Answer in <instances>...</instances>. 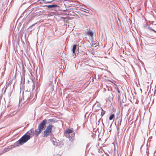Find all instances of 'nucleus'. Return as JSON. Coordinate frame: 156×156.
I'll return each mask as SVG.
<instances>
[{"instance_id":"21","label":"nucleus","mask_w":156,"mask_h":156,"mask_svg":"<svg viewBox=\"0 0 156 156\" xmlns=\"http://www.w3.org/2000/svg\"><path fill=\"white\" fill-rule=\"evenodd\" d=\"M117 91H118V92L119 93H120V91H119V89L118 88H117Z\"/></svg>"},{"instance_id":"8","label":"nucleus","mask_w":156,"mask_h":156,"mask_svg":"<svg viewBox=\"0 0 156 156\" xmlns=\"http://www.w3.org/2000/svg\"><path fill=\"white\" fill-rule=\"evenodd\" d=\"M43 6L44 7H46L49 9L54 8L55 7H59V6L58 5L56 4L46 5H43Z\"/></svg>"},{"instance_id":"14","label":"nucleus","mask_w":156,"mask_h":156,"mask_svg":"<svg viewBox=\"0 0 156 156\" xmlns=\"http://www.w3.org/2000/svg\"><path fill=\"white\" fill-rule=\"evenodd\" d=\"M11 149V148L9 147L7 148H5L3 151V153L5 152L8 151L9 150Z\"/></svg>"},{"instance_id":"9","label":"nucleus","mask_w":156,"mask_h":156,"mask_svg":"<svg viewBox=\"0 0 156 156\" xmlns=\"http://www.w3.org/2000/svg\"><path fill=\"white\" fill-rule=\"evenodd\" d=\"M37 23H34L32 25L30 26L27 29L30 32L32 31L33 30H34V29L33 28V27Z\"/></svg>"},{"instance_id":"1","label":"nucleus","mask_w":156,"mask_h":156,"mask_svg":"<svg viewBox=\"0 0 156 156\" xmlns=\"http://www.w3.org/2000/svg\"><path fill=\"white\" fill-rule=\"evenodd\" d=\"M47 120L48 123H49V125L47 126L46 129L42 132V133H44L43 136L47 137L49 135H50L51 138L52 136H53V135L52 134V130L53 126L52 124L55 123V120L53 119H50Z\"/></svg>"},{"instance_id":"23","label":"nucleus","mask_w":156,"mask_h":156,"mask_svg":"<svg viewBox=\"0 0 156 156\" xmlns=\"http://www.w3.org/2000/svg\"><path fill=\"white\" fill-rule=\"evenodd\" d=\"M80 16H82V15H83V14L82 13H80Z\"/></svg>"},{"instance_id":"28","label":"nucleus","mask_w":156,"mask_h":156,"mask_svg":"<svg viewBox=\"0 0 156 156\" xmlns=\"http://www.w3.org/2000/svg\"><path fill=\"white\" fill-rule=\"evenodd\" d=\"M115 125L116 126V123H115Z\"/></svg>"},{"instance_id":"7","label":"nucleus","mask_w":156,"mask_h":156,"mask_svg":"<svg viewBox=\"0 0 156 156\" xmlns=\"http://www.w3.org/2000/svg\"><path fill=\"white\" fill-rule=\"evenodd\" d=\"M64 5L65 6L67 7H74L75 5L74 4V2L72 1H66L64 3Z\"/></svg>"},{"instance_id":"19","label":"nucleus","mask_w":156,"mask_h":156,"mask_svg":"<svg viewBox=\"0 0 156 156\" xmlns=\"http://www.w3.org/2000/svg\"><path fill=\"white\" fill-rule=\"evenodd\" d=\"M82 9H83V10H82V11L83 12H85L87 13H88L89 12V11L88 10H87L84 8H82Z\"/></svg>"},{"instance_id":"22","label":"nucleus","mask_w":156,"mask_h":156,"mask_svg":"<svg viewBox=\"0 0 156 156\" xmlns=\"http://www.w3.org/2000/svg\"><path fill=\"white\" fill-rule=\"evenodd\" d=\"M101 112L105 111H104V110H103V109L101 107Z\"/></svg>"},{"instance_id":"25","label":"nucleus","mask_w":156,"mask_h":156,"mask_svg":"<svg viewBox=\"0 0 156 156\" xmlns=\"http://www.w3.org/2000/svg\"><path fill=\"white\" fill-rule=\"evenodd\" d=\"M35 101V100L34 99H33V102H34Z\"/></svg>"},{"instance_id":"5","label":"nucleus","mask_w":156,"mask_h":156,"mask_svg":"<svg viewBox=\"0 0 156 156\" xmlns=\"http://www.w3.org/2000/svg\"><path fill=\"white\" fill-rule=\"evenodd\" d=\"M24 144V143L21 140V139L20 138L18 140L15 142L13 144L11 145L10 146V148L12 149V148H15L16 147H19L20 145H22Z\"/></svg>"},{"instance_id":"18","label":"nucleus","mask_w":156,"mask_h":156,"mask_svg":"<svg viewBox=\"0 0 156 156\" xmlns=\"http://www.w3.org/2000/svg\"><path fill=\"white\" fill-rule=\"evenodd\" d=\"M44 2V3L45 4H46V3H51L52 2H53V1L54 0H52L51 1H48V2H47L46 1V0H42Z\"/></svg>"},{"instance_id":"16","label":"nucleus","mask_w":156,"mask_h":156,"mask_svg":"<svg viewBox=\"0 0 156 156\" xmlns=\"http://www.w3.org/2000/svg\"><path fill=\"white\" fill-rule=\"evenodd\" d=\"M51 140L53 142V144L54 145H56V139L55 138H53Z\"/></svg>"},{"instance_id":"15","label":"nucleus","mask_w":156,"mask_h":156,"mask_svg":"<svg viewBox=\"0 0 156 156\" xmlns=\"http://www.w3.org/2000/svg\"><path fill=\"white\" fill-rule=\"evenodd\" d=\"M115 118V115L114 114H112L109 117V120H110L113 119Z\"/></svg>"},{"instance_id":"11","label":"nucleus","mask_w":156,"mask_h":156,"mask_svg":"<svg viewBox=\"0 0 156 156\" xmlns=\"http://www.w3.org/2000/svg\"><path fill=\"white\" fill-rule=\"evenodd\" d=\"M76 49V44H74L73 45V48L72 49V52L74 55L75 54V51ZM74 55H73V56Z\"/></svg>"},{"instance_id":"13","label":"nucleus","mask_w":156,"mask_h":156,"mask_svg":"<svg viewBox=\"0 0 156 156\" xmlns=\"http://www.w3.org/2000/svg\"><path fill=\"white\" fill-rule=\"evenodd\" d=\"M87 34L89 35V37H92L94 35L93 33L91 31H89L87 32Z\"/></svg>"},{"instance_id":"27","label":"nucleus","mask_w":156,"mask_h":156,"mask_svg":"<svg viewBox=\"0 0 156 156\" xmlns=\"http://www.w3.org/2000/svg\"><path fill=\"white\" fill-rule=\"evenodd\" d=\"M150 36L151 37H153V36Z\"/></svg>"},{"instance_id":"12","label":"nucleus","mask_w":156,"mask_h":156,"mask_svg":"<svg viewBox=\"0 0 156 156\" xmlns=\"http://www.w3.org/2000/svg\"><path fill=\"white\" fill-rule=\"evenodd\" d=\"M144 28L147 29H148L150 30L151 31H153L154 32L156 33V31L153 29H152V27H150L149 26L147 27H144Z\"/></svg>"},{"instance_id":"24","label":"nucleus","mask_w":156,"mask_h":156,"mask_svg":"<svg viewBox=\"0 0 156 156\" xmlns=\"http://www.w3.org/2000/svg\"><path fill=\"white\" fill-rule=\"evenodd\" d=\"M55 156H61L60 154H57Z\"/></svg>"},{"instance_id":"10","label":"nucleus","mask_w":156,"mask_h":156,"mask_svg":"<svg viewBox=\"0 0 156 156\" xmlns=\"http://www.w3.org/2000/svg\"><path fill=\"white\" fill-rule=\"evenodd\" d=\"M122 122V119H119L117 122V127H116L117 130L119 129V128L118 127L121 125Z\"/></svg>"},{"instance_id":"4","label":"nucleus","mask_w":156,"mask_h":156,"mask_svg":"<svg viewBox=\"0 0 156 156\" xmlns=\"http://www.w3.org/2000/svg\"><path fill=\"white\" fill-rule=\"evenodd\" d=\"M64 134L66 137L69 138V140L71 142L74 139L75 133L73 130L70 129H67L65 131Z\"/></svg>"},{"instance_id":"6","label":"nucleus","mask_w":156,"mask_h":156,"mask_svg":"<svg viewBox=\"0 0 156 156\" xmlns=\"http://www.w3.org/2000/svg\"><path fill=\"white\" fill-rule=\"evenodd\" d=\"M31 92L30 91H26L24 93L23 98V99L25 100L26 101L28 99V98L29 96L31 97Z\"/></svg>"},{"instance_id":"20","label":"nucleus","mask_w":156,"mask_h":156,"mask_svg":"<svg viewBox=\"0 0 156 156\" xmlns=\"http://www.w3.org/2000/svg\"><path fill=\"white\" fill-rule=\"evenodd\" d=\"M105 114V111L101 112V117H102Z\"/></svg>"},{"instance_id":"2","label":"nucleus","mask_w":156,"mask_h":156,"mask_svg":"<svg viewBox=\"0 0 156 156\" xmlns=\"http://www.w3.org/2000/svg\"><path fill=\"white\" fill-rule=\"evenodd\" d=\"M34 135H35L34 130L33 128H32L25 133L20 138L25 143L32 138Z\"/></svg>"},{"instance_id":"26","label":"nucleus","mask_w":156,"mask_h":156,"mask_svg":"<svg viewBox=\"0 0 156 156\" xmlns=\"http://www.w3.org/2000/svg\"><path fill=\"white\" fill-rule=\"evenodd\" d=\"M34 87L33 88V89H34Z\"/></svg>"},{"instance_id":"17","label":"nucleus","mask_w":156,"mask_h":156,"mask_svg":"<svg viewBox=\"0 0 156 156\" xmlns=\"http://www.w3.org/2000/svg\"><path fill=\"white\" fill-rule=\"evenodd\" d=\"M31 97H29V98H28V99L27 100V102H28L30 101V100L33 98V94H32V93H31Z\"/></svg>"},{"instance_id":"3","label":"nucleus","mask_w":156,"mask_h":156,"mask_svg":"<svg viewBox=\"0 0 156 156\" xmlns=\"http://www.w3.org/2000/svg\"><path fill=\"white\" fill-rule=\"evenodd\" d=\"M47 122V120L46 119H44L39 124L37 129L35 130V135L36 137L38 136L41 133L45 127Z\"/></svg>"}]
</instances>
